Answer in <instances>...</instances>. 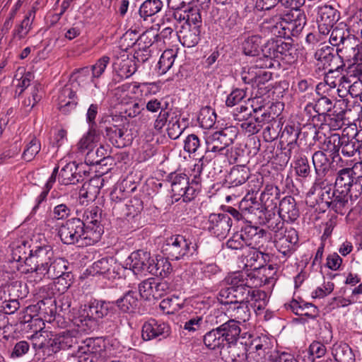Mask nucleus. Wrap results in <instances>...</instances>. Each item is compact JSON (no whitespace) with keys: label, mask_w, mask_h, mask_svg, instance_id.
<instances>
[{"label":"nucleus","mask_w":362,"mask_h":362,"mask_svg":"<svg viewBox=\"0 0 362 362\" xmlns=\"http://www.w3.org/2000/svg\"><path fill=\"white\" fill-rule=\"evenodd\" d=\"M26 266L20 267L22 274H29L35 283L44 279H55L62 276L70 277L66 270L69 262L64 258L54 255L52 247L47 244H40L30 251V259Z\"/></svg>","instance_id":"1"},{"label":"nucleus","mask_w":362,"mask_h":362,"mask_svg":"<svg viewBox=\"0 0 362 362\" xmlns=\"http://www.w3.org/2000/svg\"><path fill=\"white\" fill-rule=\"evenodd\" d=\"M112 307V303L97 300L81 305L73 320L75 328L68 331V337L78 338L82 337L83 334L90 332L96 327L97 320L106 316Z\"/></svg>","instance_id":"2"},{"label":"nucleus","mask_w":362,"mask_h":362,"mask_svg":"<svg viewBox=\"0 0 362 362\" xmlns=\"http://www.w3.org/2000/svg\"><path fill=\"white\" fill-rule=\"evenodd\" d=\"M58 235L64 244L78 243L80 245H92L99 241V232L86 230L79 219L73 218L58 229Z\"/></svg>","instance_id":"3"},{"label":"nucleus","mask_w":362,"mask_h":362,"mask_svg":"<svg viewBox=\"0 0 362 362\" xmlns=\"http://www.w3.org/2000/svg\"><path fill=\"white\" fill-rule=\"evenodd\" d=\"M292 44L281 39L269 40L262 49V59L258 61L257 66L262 68H273L280 65L279 61H284L289 52Z\"/></svg>","instance_id":"4"},{"label":"nucleus","mask_w":362,"mask_h":362,"mask_svg":"<svg viewBox=\"0 0 362 362\" xmlns=\"http://www.w3.org/2000/svg\"><path fill=\"white\" fill-rule=\"evenodd\" d=\"M315 189L319 188L322 199L325 201L328 206L337 214H344L349 199V191L334 187L332 190L331 185H329L327 179L322 182L317 180L314 184Z\"/></svg>","instance_id":"5"},{"label":"nucleus","mask_w":362,"mask_h":362,"mask_svg":"<svg viewBox=\"0 0 362 362\" xmlns=\"http://www.w3.org/2000/svg\"><path fill=\"white\" fill-rule=\"evenodd\" d=\"M162 250L171 259L178 260L193 255L197 245L182 235H175L165 239Z\"/></svg>","instance_id":"6"},{"label":"nucleus","mask_w":362,"mask_h":362,"mask_svg":"<svg viewBox=\"0 0 362 362\" xmlns=\"http://www.w3.org/2000/svg\"><path fill=\"white\" fill-rule=\"evenodd\" d=\"M227 132L218 131L205 136V152L202 156L206 163L228 152L227 148L233 144V139Z\"/></svg>","instance_id":"7"},{"label":"nucleus","mask_w":362,"mask_h":362,"mask_svg":"<svg viewBox=\"0 0 362 362\" xmlns=\"http://www.w3.org/2000/svg\"><path fill=\"white\" fill-rule=\"evenodd\" d=\"M88 72V68L81 70L77 77L76 81L69 84H66L59 90L57 98V108L64 114H68L74 110L78 103L77 96L76 95L78 91V86H82L83 82V74Z\"/></svg>","instance_id":"8"},{"label":"nucleus","mask_w":362,"mask_h":362,"mask_svg":"<svg viewBox=\"0 0 362 362\" xmlns=\"http://www.w3.org/2000/svg\"><path fill=\"white\" fill-rule=\"evenodd\" d=\"M172 197L175 201L182 199L183 202H188L195 198L198 194L195 187H193L189 178L185 173H171L169 177Z\"/></svg>","instance_id":"9"},{"label":"nucleus","mask_w":362,"mask_h":362,"mask_svg":"<svg viewBox=\"0 0 362 362\" xmlns=\"http://www.w3.org/2000/svg\"><path fill=\"white\" fill-rule=\"evenodd\" d=\"M329 41L332 46L343 45V48L351 49L356 53L354 54V58H358V55L362 51V43L354 35H351L346 24L342 23L337 25L332 29Z\"/></svg>","instance_id":"10"},{"label":"nucleus","mask_w":362,"mask_h":362,"mask_svg":"<svg viewBox=\"0 0 362 362\" xmlns=\"http://www.w3.org/2000/svg\"><path fill=\"white\" fill-rule=\"evenodd\" d=\"M263 106V100L261 98L252 99L251 107L255 114L261 112ZM270 119V113L263 112L261 113L260 116L256 115L254 117H249L243 119L241 121L240 127L245 133H247L248 134H255L260 130L264 122H269Z\"/></svg>","instance_id":"11"},{"label":"nucleus","mask_w":362,"mask_h":362,"mask_svg":"<svg viewBox=\"0 0 362 362\" xmlns=\"http://www.w3.org/2000/svg\"><path fill=\"white\" fill-rule=\"evenodd\" d=\"M39 310L38 305H33L28 306L21 317V320L24 323L30 322L28 326L30 327L33 334L30 336V339H39L43 338L45 339H52L54 335L51 332L45 329V322L37 316Z\"/></svg>","instance_id":"12"},{"label":"nucleus","mask_w":362,"mask_h":362,"mask_svg":"<svg viewBox=\"0 0 362 362\" xmlns=\"http://www.w3.org/2000/svg\"><path fill=\"white\" fill-rule=\"evenodd\" d=\"M37 3L35 2L27 11L23 19L16 23L12 30V38L8 43L10 47H18L21 42L25 40L33 29V24L35 18Z\"/></svg>","instance_id":"13"},{"label":"nucleus","mask_w":362,"mask_h":362,"mask_svg":"<svg viewBox=\"0 0 362 362\" xmlns=\"http://www.w3.org/2000/svg\"><path fill=\"white\" fill-rule=\"evenodd\" d=\"M263 234V230L257 227L246 226L240 232L234 233L226 245L230 250H242L246 246H252L255 239L260 238Z\"/></svg>","instance_id":"14"},{"label":"nucleus","mask_w":362,"mask_h":362,"mask_svg":"<svg viewBox=\"0 0 362 362\" xmlns=\"http://www.w3.org/2000/svg\"><path fill=\"white\" fill-rule=\"evenodd\" d=\"M232 226V220L227 214H211L204 223V228L211 235L224 238Z\"/></svg>","instance_id":"15"},{"label":"nucleus","mask_w":362,"mask_h":362,"mask_svg":"<svg viewBox=\"0 0 362 362\" xmlns=\"http://www.w3.org/2000/svg\"><path fill=\"white\" fill-rule=\"evenodd\" d=\"M77 219H79L83 224L86 230L98 231L99 240L103 233V228L100 224L101 222V210L99 207L91 206L88 208L77 209Z\"/></svg>","instance_id":"16"},{"label":"nucleus","mask_w":362,"mask_h":362,"mask_svg":"<svg viewBox=\"0 0 362 362\" xmlns=\"http://www.w3.org/2000/svg\"><path fill=\"white\" fill-rule=\"evenodd\" d=\"M35 246L30 249L28 241L24 239L13 241L10 245L11 251V263L13 268H16L17 271L22 274L20 267L26 266L27 259H30V251Z\"/></svg>","instance_id":"17"},{"label":"nucleus","mask_w":362,"mask_h":362,"mask_svg":"<svg viewBox=\"0 0 362 362\" xmlns=\"http://www.w3.org/2000/svg\"><path fill=\"white\" fill-rule=\"evenodd\" d=\"M151 259L148 252L139 250L131 253L126 264L134 274L146 275L151 274Z\"/></svg>","instance_id":"18"},{"label":"nucleus","mask_w":362,"mask_h":362,"mask_svg":"<svg viewBox=\"0 0 362 362\" xmlns=\"http://www.w3.org/2000/svg\"><path fill=\"white\" fill-rule=\"evenodd\" d=\"M274 240L275 247L286 259L296 250L298 235L294 228H289L286 233L277 235Z\"/></svg>","instance_id":"19"},{"label":"nucleus","mask_w":362,"mask_h":362,"mask_svg":"<svg viewBox=\"0 0 362 362\" xmlns=\"http://www.w3.org/2000/svg\"><path fill=\"white\" fill-rule=\"evenodd\" d=\"M123 270L124 268L112 257L102 258L93 264V272L110 280L120 278Z\"/></svg>","instance_id":"20"},{"label":"nucleus","mask_w":362,"mask_h":362,"mask_svg":"<svg viewBox=\"0 0 362 362\" xmlns=\"http://www.w3.org/2000/svg\"><path fill=\"white\" fill-rule=\"evenodd\" d=\"M57 344H63L61 349H69L74 348L71 354L81 357L83 354H92L101 356L104 352L103 348L100 345L91 344L95 341H57Z\"/></svg>","instance_id":"21"},{"label":"nucleus","mask_w":362,"mask_h":362,"mask_svg":"<svg viewBox=\"0 0 362 362\" xmlns=\"http://www.w3.org/2000/svg\"><path fill=\"white\" fill-rule=\"evenodd\" d=\"M170 332V328L168 324L151 319L142 326V339H153L157 337L165 339L169 336Z\"/></svg>","instance_id":"22"},{"label":"nucleus","mask_w":362,"mask_h":362,"mask_svg":"<svg viewBox=\"0 0 362 362\" xmlns=\"http://www.w3.org/2000/svg\"><path fill=\"white\" fill-rule=\"evenodd\" d=\"M240 334V328L233 320H228L216 329L208 332L204 335V339L214 338V339H237Z\"/></svg>","instance_id":"23"},{"label":"nucleus","mask_w":362,"mask_h":362,"mask_svg":"<svg viewBox=\"0 0 362 362\" xmlns=\"http://www.w3.org/2000/svg\"><path fill=\"white\" fill-rule=\"evenodd\" d=\"M262 59V57L258 58L253 65L244 66L243 68L241 77L245 83H263L264 81H268L271 78V73L264 70L266 68H262L257 66L258 61Z\"/></svg>","instance_id":"24"},{"label":"nucleus","mask_w":362,"mask_h":362,"mask_svg":"<svg viewBox=\"0 0 362 362\" xmlns=\"http://www.w3.org/2000/svg\"><path fill=\"white\" fill-rule=\"evenodd\" d=\"M280 196V189L273 185H267L261 193L259 200L264 209V214L269 216H274V209L276 208Z\"/></svg>","instance_id":"25"},{"label":"nucleus","mask_w":362,"mask_h":362,"mask_svg":"<svg viewBox=\"0 0 362 362\" xmlns=\"http://www.w3.org/2000/svg\"><path fill=\"white\" fill-rule=\"evenodd\" d=\"M137 69L134 58L129 57L124 54L121 57H117L113 63V70L120 79H124L132 76Z\"/></svg>","instance_id":"26"},{"label":"nucleus","mask_w":362,"mask_h":362,"mask_svg":"<svg viewBox=\"0 0 362 362\" xmlns=\"http://www.w3.org/2000/svg\"><path fill=\"white\" fill-rule=\"evenodd\" d=\"M292 36H298L307 23L305 13L302 9L290 10L284 14Z\"/></svg>","instance_id":"27"},{"label":"nucleus","mask_w":362,"mask_h":362,"mask_svg":"<svg viewBox=\"0 0 362 362\" xmlns=\"http://www.w3.org/2000/svg\"><path fill=\"white\" fill-rule=\"evenodd\" d=\"M360 168L362 170V162L354 165L353 168H343L339 170L335 177L334 187L341 189H347L350 192V188L356 182V173L354 169ZM360 176H362V173Z\"/></svg>","instance_id":"28"},{"label":"nucleus","mask_w":362,"mask_h":362,"mask_svg":"<svg viewBox=\"0 0 362 362\" xmlns=\"http://www.w3.org/2000/svg\"><path fill=\"white\" fill-rule=\"evenodd\" d=\"M226 313L231 318L230 320L235 322L236 324L248 321L251 315L248 302L243 300L230 303L226 308Z\"/></svg>","instance_id":"29"},{"label":"nucleus","mask_w":362,"mask_h":362,"mask_svg":"<svg viewBox=\"0 0 362 362\" xmlns=\"http://www.w3.org/2000/svg\"><path fill=\"white\" fill-rule=\"evenodd\" d=\"M279 216L283 221L293 222L299 216V210L295 199L291 196H286L279 203Z\"/></svg>","instance_id":"30"},{"label":"nucleus","mask_w":362,"mask_h":362,"mask_svg":"<svg viewBox=\"0 0 362 362\" xmlns=\"http://www.w3.org/2000/svg\"><path fill=\"white\" fill-rule=\"evenodd\" d=\"M333 49L329 46H325L318 49L315 52L316 59L322 64L324 69H328L329 73H332L334 71H339L341 66H334L333 64L341 61V58L335 56L332 53Z\"/></svg>","instance_id":"31"},{"label":"nucleus","mask_w":362,"mask_h":362,"mask_svg":"<svg viewBox=\"0 0 362 362\" xmlns=\"http://www.w3.org/2000/svg\"><path fill=\"white\" fill-rule=\"evenodd\" d=\"M250 175V170L245 165L233 166L226 177L228 188L242 186L249 180Z\"/></svg>","instance_id":"32"},{"label":"nucleus","mask_w":362,"mask_h":362,"mask_svg":"<svg viewBox=\"0 0 362 362\" xmlns=\"http://www.w3.org/2000/svg\"><path fill=\"white\" fill-rule=\"evenodd\" d=\"M177 38L184 47H193L197 45L200 40V28L199 25H194L186 28L180 26L177 30Z\"/></svg>","instance_id":"33"},{"label":"nucleus","mask_w":362,"mask_h":362,"mask_svg":"<svg viewBox=\"0 0 362 362\" xmlns=\"http://www.w3.org/2000/svg\"><path fill=\"white\" fill-rule=\"evenodd\" d=\"M78 165L76 162L66 163L61 170L58 180L61 185H75L82 178L81 175L78 172Z\"/></svg>","instance_id":"34"},{"label":"nucleus","mask_w":362,"mask_h":362,"mask_svg":"<svg viewBox=\"0 0 362 362\" xmlns=\"http://www.w3.org/2000/svg\"><path fill=\"white\" fill-rule=\"evenodd\" d=\"M267 28L270 30L274 36L280 38H290L292 36L288 24L284 20V15L282 16H274L269 22H267Z\"/></svg>","instance_id":"35"},{"label":"nucleus","mask_w":362,"mask_h":362,"mask_svg":"<svg viewBox=\"0 0 362 362\" xmlns=\"http://www.w3.org/2000/svg\"><path fill=\"white\" fill-rule=\"evenodd\" d=\"M313 163L317 176L315 182L317 180L322 182V177L326 176L331 171L329 160L324 151H318L313 155Z\"/></svg>","instance_id":"36"},{"label":"nucleus","mask_w":362,"mask_h":362,"mask_svg":"<svg viewBox=\"0 0 362 362\" xmlns=\"http://www.w3.org/2000/svg\"><path fill=\"white\" fill-rule=\"evenodd\" d=\"M332 354L337 362L355 361V355L351 348L343 341H337L332 345Z\"/></svg>","instance_id":"37"},{"label":"nucleus","mask_w":362,"mask_h":362,"mask_svg":"<svg viewBox=\"0 0 362 362\" xmlns=\"http://www.w3.org/2000/svg\"><path fill=\"white\" fill-rule=\"evenodd\" d=\"M255 281L252 276L245 272H235L226 278L227 284L231 286L230 288L243 286L252 288L257 286Z\"/></svg>","instance_id":"38"},{"label":"nucleus","mask_w":362,"mask_h":362,"mask_svg":"<svg viewBox=\"0 0 362 362\" xmlns=\"http://www.w3.org/2000/svg\"><path fill=\"white\" fill-rule=\"evenodd\" d=\"M106 134L112 144L118 148H122L127 145L129 139H127L125 132H127L124 127L112 125L106 127Z\"/></svg>","instance_id":"39"},{"label":"nucleus","mask_w":362,"mask_h":362,"mask_svg":"<svg viewBox=\"0 0 362 362\" xmlns=\"http://www.w3.org/2000/svg\"><path fill=\"white\" fill-rule=\"evenodd\" d=\"M255 246H257L256 239H255L254 245L250 246L251 248L245 256V265L254 269H257L264 266L269 256L267 254L257 250L255 248Z\"/></svg>","instance_id":"40"},{"label":"nucleus","mask_w":362,"mask_h":362,"mask_svg":"<svg viewBox=\"0 0 362 362\" xmlns=\"http://www.w3.org/2000/svg\"><path fill=\"white\" fill-rule=\"evenodd\" d=\"M180 14L182 16L180 26L186 28L194 25L201 26L202 18L198 8L189 6L183 11V13Z\"/></svg>","instance_id":"41"},{"label":"nucleus","mask_w":362,"mask_h":362,"mask_svg":"<svg viewBox=\"0 0 362 362\" xmlns=\"http://www.w3.org/2000/svg\"><path fill=\"white\" fill-rule=\"evenodd\" d=\"M99 139L100 136L95 129L89 128L88 132L78 142L77 148L82 153L87 151L89 153L96 146Z\"/></svg>","instance_id":"42"},{"label":"nucleus","mask_w":362,"mask_h":362,"mask_svg":"<svg viewBox=\"0 0 362 362\" xmlns=\"http://www.w3.org/2000/svg\"><path fill=\"white\" fill-rule=\"evenodd\" d=\"M177 54V49H168L163 52L157 64V69L159 74H165L168 71H169L174 64Z\"/></svg>","instance_id":"43"},{"label":"nucleus","mask_w":362,"mask_h":362,"mask_svg":"<svg viewBox=\"0 0 362 362\" xmlns=\"http://www.w3.org/2000/svg\"><path fill=\"white\" fill-rule=\"evenodd\" d=\"M160 0H146L139 8V15L144 20L158 13L163 8Z\"/></svg>","instance_id":"44"},{"label":"nucleus","mask_w":362,"mask_h":362,"mask_svg":"<svg viewBox=\"0 0 362 362\" xmlns=\"http://www.w3.org/2000/svg\"><path fill=\"white\" fill-rule=\"evenodd\" d=\"M265 221L264 223L267 225V228L274 233V239L277 238V235H283L286 233L288 228L284 227V221L280 216H269L268 214H264Z\"/></svg>","instance_id":"45"},{"label":"nucleus","mask_w":362,"mask_h":362,"mask_svg":"<svg viewBox=\"0 0 362 362\" xmlns=\"http://www.w3.org/2000/svg\"><path fill=\"white\" fill-rule=\"evenodd\" d=\"M171 270V264L167 259L163 257H157L156 260L151 259V274L165 277Z\"/></svg>","instance_id":"46"},{"label":"nucleus","mask_w":362,"mask_h":362,"mask_svg":"<svg viewBox=\"0 0 362 362\" xmlns=\"http://www.w3.org/2000/svg\"><path fill=\"white\" fill-rule=\"evenodd\" d=\"M339 16L337 11L331 6H322L318 8L317 22L333 25L338 21Z\"/></svg>","instance_id":"47"},{"label":"nucleus","mask_w":362,"mask_h":362,"mask_svg":"<svg viewBox=\"0 0 362 362\" xmlns=\"http://www.w3.org/2000/svg\"><path fill=\"white\" fill-rule=\"evenodd\" d=\"M109 62L110 57L107 56H103L91 66L92 76L89 80V85L93 83L95 88H98L97 79L104 73Z\"/></svg>","instance_id":"48"},{"label":"nucleus","mask_w":362,"mask_h":362,"mask_svg":"<svg viewBox=\"0 0 362 362\" xmlns=\"http://www.w3.org/2000/svg\"><path fill=\"white\" fill-rule=\"evenodd\" d=\"M33 345L38 353L41 352L44 356H49L61 350L63 344H57V341H37Z\"/></svg>","instance_id":"49"},{"label":"nucleus","mask_w":362,"mask_h":362,"mask_svg":"<svg viewBox=\"0 0 362 362\" xmlns=\"http://www.w3.org/2000/svg\"><path fill=\"white\" fill-rule=\"evenodd\" d=\"M357 80H362V63H354L346 69V75L340 78L341 83H356Z\"/></svg>","instance_id":"50"},{"label":"nucleus","mask_w":362,"mask_h":362,"mask_svg":"<svg viewBox=\"0 0 362 362\" xmlns=\"http://www.w3.org/2000/svg\"><path fill=\"white\" fill-rule=\"evenodd\" d=\"M216 119V114L214 109L210 107L206 106L201 109L198 121L200 126L206 129L211 128Z\"/></svg>","instance_id":"51"},{"label":"nucleus","mask_w":362,"mask_h":362,"mask_svg":"<svg viewBox=\"0 0 362 362\" xmlns=\"http://www.w3.org/2000/svg\"><path fill=\"white\" fill-rule=\"evenodd\" d=\"M262 38L258 35L247 37L242 45L243 52L248 56H256L259 53Z\"/></svg>","instance_id":"52"},{"label":"nucleus","mask_w":362,"mask_h":362,"mask_svg":"<svg viewBox=\"0 0 362 362\" xmlns=\"http://www.w3.org/2000/svg\"><path fill=\"white\" fill-rule=\"evenodd\" d=\"M340 147L341 148V153L344 156L351 157L359 151L361 144L359 141L355 138L350 139L348 136L343 135Z\"/></svg>","instance_id":"53"},{"label":"nucleus","mask_w":362,"mask_h":362,"mask_svg":"<svg viewBox=\"0 0 362 362\" xmlns=\"http://www.w3.org/2000/svg\"><path fill=\"white\" fill-rule=\"evenodd\" d=\"M204 163H206L205 158H203V156H202L197 160L193 168L191 169L190 177H192V180L190 183L193 187H195L197 192H199L201 189V175L204 169Z\"/></svg>","instance_id":"54"},{"label":"nucleus","mask_w":362,"mask_h":362,"mask_svg":"<svg viewBox=\"0 0 362 362\" xmlns=\"http://www.w3.org/2000/svg\"><path fill=\"white\" fill-rule=\"evenodd\" d=\"M342 136L341 137L339 134H332L330 136L325 137L324 141L321 145L322 151H329L332 153H338L341 144Z\"/></svg>","instance_id":"55"},{"label":"nucleus","mask_w":362,"mask_h":362,"mask_svg":"<svg viewBox=\"0 0 362 362\" xmlns=\"http://www.w3.org/2000/svg\"><path fill=\"white\" fill-rule=\"evenodd\" d=\"M299 134L300 129L295 125H286L284 127L281 133V139H284L290 147L289 150L296 145Z\"/></svg>","instance_id":"56"},{"label":"nucleus","mask_w":362,"mask_h":362,"mask_svg":"<svg viewBox=\"0 0 362 362\" xmlns=\"http://www.w3.org/2000/svg\"><path fill=\"white\" fill-rule=\"evenodd\" d=\"M116 303L118 308L124 313L132 311L137 304V298L134 293L128 291L122 298H119Z\"/></svg>","instance_id":"57"},{"label":"nucleus","mask_w":362,"mask_h":362,"mask_svg":"<svg viewBox=\"0 0 362 362\" xmlns=\"http://www.w3.org/2000/svg\"><path fill=\"white\" fill-rule=\"evenodd\" d=\"M156 37L157 34L153 30H147L143 33L136 41L138 47L141 49H152L158 43Z\"/></svg>","instance_id":"58"},{"label":"nucleus","mask_w":362,"mask_h":362,"mask_svg":"<svg viewBox=\"0 0 362 362\" xmlns=\"http://www.w3.org/2000/svg\"><path fill=\"white\" fill-rule=\"evenodd\" d=\"M307 109L313 108L319 115H328L332 108V103L330 99L327 97H322L318 99L315 104H309L306 107Z\"/></svg>","instance_id":"59"},{"label":"nucleus","mask_w":362,"mask_h":362,"mask_svg":"<svg viewBox=\"0 0 362 362\" xmlns=\"http://www.w3.org/2000/svg\"><path fill=\"white\" fill-rule=\"evenodd\" d=\"M41 149L40 142L33 137L26 144L22 157L26 161L32 160Z\"/></svg>","instance_id":"60"},{"label":"nucleus","mask_w":362,"mask_h":362,"mask_svg":"<svg viewBox=\"0 0 362 362\" xmlns=\"http://www.w3.org/2000/svg\"><path fill=\"white\" fill-rule=\"evenodd\" d=\"M245 346L249 355L257 354L260 357H264L269 352V346L261 344L260 341H248V343L245 341Z\"/></svg>","instance_id":"61"},{"label":"nucleus","mask_w":362,"mask_h":362,"mask_svg":"<svg viewBox=\"0 0 362 362\" xmlns=\"http://www.w3.org/2000/svg\"><path fill=\"white\" fill-rule=\"evenodd\" d=\"M239 209L242 211L245 220L249 215L255 214L258 211V204L252 199L243 198L239 204Z\"/></svg>","instance_id":"62"},{"label":"nucleus","mask_w":362,"mask_h":362,"mask_svg":"<svg viewBox=\"0 0 362 362\" xmlns=\"http://www.w3.org/2000/svg\"><path fill=\"white\" fill-rule=\"evenodd\" d=\"M139 292L141 298L145 300L154 298L153 278H148L139 284Z\"/></svg>","instance_id":"63"},{"label":"nucleus","mask_w":362,"mask_h":362,"mask_svg":"<svg viewBox=\"0 0 362 362\" xmlns=\"http://www.w3.org/2000/svg\"><path fill=\"white\" fill-rule=\"evenodd\" d=\"M344 112L343 110L334 114L327 115L325 121L327 122L330 129L337 130L341 129L344 124Z\"/></svg>","instance_id":"64"}]
</instances>
